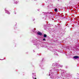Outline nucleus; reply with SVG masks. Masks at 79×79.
Here are the masks:
<instances>
[{
  "label": "nucleus",
  "instance_id": "nucleus-1",
  "mask_svg": "<svg viewBox=\"0 0 79 79\" xmlns=\"http://www.w3.org/2000/svg\"><path fill=\"white\" fill-rule=\"evenodd\" d=\"M52 69L50 70V72L49 73V74H48V76H51L50 77L51 78H52L53 79V77L52 76L53 74H54V73H57L58 71V69H55V68H60V67H61L62 68L63 67V66L60 65V64H52Z\"/></svg>",
  "mask_w": 79,
  "mask_h": 79
},
{
  "label": "nucleus",
  "instance_id": "nucleus-2",
  "mask_svg": "<svg viewBox=\"0 0 79 79\" xmlns=\"http://www.w3.org/2000/svg\"><path fill=\"white\" fill-rule=\"evenodd\" d=\"M74 59H78L79 58V56H75L73 57Z\"/></svg>",
  "mask_w": 79,
  "mask_h": 79
},
{
  "label": "nucleus",
  "instance_id": "nucleus-3",
  "mask_svg": "<svg viewBox=\"0 0 79 79\" xmlns=\"http://www.w3.org/2000/svg\"><path fill=\"white\" fill-rule=\"evenodd\" d=\"M33 77L32 78L33 79H36V78H35L34 77V76H35V73H32Z\"/></svg>",
  "mask_w": 79,
  "mask_h": 79
},
{
  "label": "nucleus",
  "instance_id": "nucleus-4",
  "mask_svg": "<svg viewBox=\"0 0 79 79\" xmlns=\"http://www.w3.org/2000/svg\"><path fill=\"white\" fill-rule=\"evenodd\" d=\"M37 34L39 35H42V33H41L40 32H38Z\"/></svg>",
  "mask_w": 79,
  "mask_h": 79
},
{
  "label": "nucleus",
  "instance_id": "nucleus-5",
  "mask_svg": "<svg viewBox=\"0 0 79 79\" xmlns=\"http://www.w3.org/2000/svg\"><path fill=\"white\" fill-rule=\"evenodd\" d=\"M5 11H6V13H7V14H10V12H9V11L6 10V9H5Z\"/></svg>",
  "mask_w": 79,
  "mask_h": 79
},
{
  "label": "nucleus",
  "instance_id": "nucleus-6",
  "mask_svg": "<svg viewBox=\"0 0 79 79\" xmlns=\"http://www.w3.org/2000/svg\"><path fill=\"white\" fill-rule=\"evenodd\" d=\"M35 43H34V45H37V43H36L37 42L35 41Z\"/></svg>",
  "mask_w": 79,
  "mask_h": 79
},
{
  "label": "nucleus",
  "instance_id": "nucleus-7",
  "mask_svg": "<svg viewBox=\"0 0 79 79\" xmlns=\"http://www.w3.org/2000/svg\"><path fill=\"white\" fill-rule=\"evenodd\" d=\"M44 38H46V37H47V35L45 34L44 35Z\"/></svg>",
  "mask_w": 79,
  "mask_h": 79
},
{
  "label": "nucleus",
  "instance_id": "nucleus-8",
  "mask_svg": "<svg viewBox=\"0 0 79 79\" xmlns=\"http://www.w3.org/2000/svg\"><path fill=\"white\" fill-rule=\"evenodd\" d=\"M55 11L56 12L57 11V9L56 8L55 9Z\"/></svg>",
  "mask_w": 79,
  "mask_h": 79
},
{
  "label": "nucleus",
  "instance_id": "nucleus-9",
  "mask_svg": "<svg viewBox=\"0 0 79 79\" xmlns=\"http://www.w3.org/2000/svg\"><path fill=\"white\" fill-rule=\"evenodd\" d=\"M47 13H44V15H47Z\"/></svg>",
  "mask_w": 79,
  "mask_h": 79
},
{
  "label": "nucleus",
  "instance_id": "nucleus-10",
  "mask_svg": "<svg viewBox=\"0 0 79 79\" xmlns=\"http://www.w3.org/2000/svg\"><path fill=\"white\" fill-rule=\"evenodd\" d=\"M15 3L16 4H17V3H18V2H15Z\"/></svg>",
  "mask_w": 79,
  "mask_h": 79
},
{
  "label": "nucleus",
  "instance_id": "nucleus-11",
  "mask_svg": "<svg viewBox=\"0 0 79 79\" xmlns=\"http://www.w3.org/2000/svg\"><path fill=\"white\" fill-rule=\"evenodd\" d=\"M43 40H44V41H45V39H43Z\"/></svg>",
  "mask_w": 79,
  "mask_h": 79
},
{
  "label": "nucleus",
  "instance_id": "nucleus-12",
  "mask_svg": "<svg viewBox=\"0 0 79 79\" xmlns=\"http://www.w3.org/2000/svg\"><path fill=\"white\" fill-rule=\"evenodd\" d=\"M60 0H58V2H59V1H60Z\"/></svg>",
  "mask_w": 79,
  "mask_h": 79
},
{
  "label": "nucleus",
  "instance_id": "nucleus-13",
  "mask_svg": "<svg viewBox=\"0 0 79 79\" xmlns=\"http://www.w3.org/2000/svg\"><path fill=\"white\" fill-rule=\"evenodd\" d=\"M61 73H64V72L63 71V72H62Z\"/></svg>",
  "mask_w": 79,
  "mask_h": 79
},
{
  "label": "nucleus",
  "instance_id": "nucleus-14",
  "mask_svg": "<svg viewBox=\"0 0 79 79\" xmlns=\"http://www.w3.org/2000/svg\"><path fill=\"white\" fill-rule=\"evenodd\" d=\"M14 1L15 2V0H14Z\"/></svg>",
  "mask_w": 79,
  "mask_h": 79
},
{
  "label": "nucleus",
  "instance_id": "nucleus-15",
  "mask_svg": "<svg viewBox=\"0 0 79 79\" xmlns=\"http://www.w3.org/2000/svg\"><path fill=\"white\" fill-rule=\"evenodd\" d=\"M36 0H35V1H36Z\"/></svg>",
  "mask_w": 79,
  "mask_h": 79
},
{
  "label": "nucleus",
  "instance_id": "nucleus-16",
  "mask_svg": "<svg viewBox=\"0 0 79 79\" xmlns=\"http://www.w3.org/2000/svg\"><path fill=\"white\" fill-rule=\"evenodd\" d=\"M33 21H34V19H33Z\"/></svg>",
  "mask_w": 79,
  "mask_h": 79
}]
</instances>
